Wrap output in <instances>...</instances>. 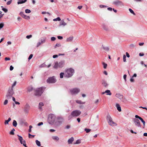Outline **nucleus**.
Instances as JSON below:
<instances>
[{
  "instance_id": "a878e982",
  "label": "nucleus",
  "mask_w": 147,
  "mask_h": 147,
  "mask_svg": "<svg viewBox=\"0 0 147 147\" xmlns=\"http://www.w3.org/2000/svg\"><path fill=\"white\" fill-rule=\"evenodd\" d=\"M76 102L77 103H78V104H84L85 103V102H82L80 100H76Z\"/></svg>"
},
{
  "instance_id": "6e6552de",
  "label": "nucleus",
  "mask_w": 147,
  "mask_h": 147,
  "mask_svg": "<svg viewBox=\"0 0 147 147\" xmlns=\"http://www.w3.org/2000/svg\"><path fill=\"white\" fill-rule=\"evenodd\" d=\"M113 4L116 6H122L124 5L123 3L121 1L116 0L113 2Z\"/></svg>"
},
{
  "instance_id": "f257e3e1",
  "label": "nucleus",
  "mask_w": 147,
  "mask_h": 147,
  "mask_svg": "<svg viewBox=\"0 0 147 147\" xmlns=\"http://www.w3.org/2000/svg\"><path fill=\"white\" fill-rule=\"evenodd\" d=\"M81 113V112L78 110L73 111L68 117V120H70L74 117L79 116Z\"/></svg>"
},
{
  "instance_id": "bb28decb",
  "label": "nucleus",
  "mask_w": 147,
  "mask_h": 147,
  "mask_svg": "<svg viewBox=\"0 0 147 147\" xmlns=\"http://www.w3.org/2000/svg\"><path fill=\"white\" fill-rule=\"evenodd\" d=\"M33 90V88L32 87H29L27 88V91L28 92H30Z\"/></svg>"
},
{
  "instance_id": "a18cd8bd",
  "label": "nucleus",
  "mask_w": 147,
  "mask_h": 147,
  "mask_svg": "<svg viewBox=\"0 0 147 147\" xmlns=\"http://www.w3.org/2000/svg\"><path fill=\"white\" fill-rule=\"evenodd\" d=\"M10 59H11L9 57H6L5 58V60L6 61H9L10 60Z\"/></svg>"
},
{
  "instance_id": "f704fd0d",
  "label": "nucleus",
  "mask_w": 147,
  "mask_h": 147,
  "mask_svg": "<svg viewBox=\"0 0 147 147\" xmlns=\"http://www.w3.org/2000/svg\"><path fill=\"white\" fill-rule=\"evenodd\" d=\"M98 99H97L96 100V101H95L94 103L96 105L95 107H94V109H95L97 107V103L98 102Z\"/></svg>"
},
{
  "instance_id": "ddd939ff",
  "label": "nucleus",
  "mask_w": 147,
  "mask_h": 147,
  "mask_svg": "<svg viewBox=\"0 0 147 147\" xmlns=\"http://www.w3.org/2000/svg\"><path fill=\"white\" fill-rule=\"evenodd\" d=\"M67 25V24L64 22V20H62L60 22L59 26H64Z\"/></svg>"
},
{
  "instance_id": "052dcab7",
  "label": "nucleus",
  "mask_w": 147,
  "mask_h": 147,
  "mask_svg": "<svg viewBox=\"0 0 147 147\" xmlns=\"http://www.w3.org/2000/svg\"><path fill=\"white\" fill-rule=\"evenodd\" d=\"M16 84V82L15 81L12 85V87L15 86Z\"/></svg>"
},
{
  "instance_id": "2eb2a0df",
  "label": "nucleus",
  "mask_w": 147,
  "mask_h": 147,
  "mask_svg": "<svg viewBox=\"0 0 147 147\" xmlns=\"http://www.w3.org/2000/svg\"><path fill=\"white\" fill-rule=\"evenodd\" d=\"M102 84L105 87H107L108 86V84L107 82L104 80H102Z\"/></svg>"
},
{
  "instance_id": "c756f323",
  "label": "nucleus",
  "mask_w": 147,
  "mask_h": 147,
  "mask_svg": "<svg viewBox=\"0 0 147 147\" xmlns=\"http://www.w3.org/2000/svg\"><path fill=\"white\" fill-rule=\"evenodd\" d=\"M13 91L10 90L9 91H8V95L9 96H11L13 94Z\"/></svg>"
},
{
  "instance_id": "7c9ffc66",
  "label": "nucleus",
  "mask_w": 147,
  "mask_h": 147,
  "mask_svg": "<svg viewBox=\"0 0 147 147\" xmlns=\"http://www.w3.org/2000/svg\"><path fill=\"white\" fill-rule=\"evenodd\" d=\"M46 39V38H42L41 39V43L42 44L45 43V41Z\"/></svg>"
},
{
  "instance_id": "09e8293b",
  "label": "nucleus",
  "mask_w": 147,
  "mask_h": 147,
  "mask_svg": "<svg viewBox=\"0 0 147 147\" xmlns=\"http://www.w3.org/2000/svg\"><path fill=\"white\" fill-rule=\"evenodd\" d=\"M100 7L101 8H102L105 7H107V6L106 5H100Z\"/></svg>"
},
{
  "instance_id": "8fccbe9b",
  "label": "nucleus",
  "mask_w": 147,
  "mask_h": 147,
  "mask_svg": "<svg viewBox=\"0 0 147 147\" xmlns=\"http://www.w3.org/2000/svg\"><path fill=\"white\" fill-rule=\"evenodd\" d=\"M23 146H24L25 147H28L26 145V142L25 140L23 141Z\"/></svg>"
},
{
  "instance_id": "de8ad7c7",
  "label": "nucleus",
  "mask_w": 147,
  "mask_h": 147,
  "mask_svg": "<svg viewBox=\"0 0 147 147\" xmlns=\"http://www.w3.org/2000/svg\"><path fill=\"white\" fill-rule=\"evenodd\" d=\"M33 56V55L32 54H30L28 58V60H30V59Z\"/></svg>"
},
{
  "instance_id": "774afa93",
  "label": "nucleus",
  "mask_w": 147,
  "mask_h": 147,
  "mask_svg": "<svg viewBox=\"0 0 147 147\" xmlns=\"http://www.w3.org/2000/svg\"><path fill=\"white\" fill-rule=\"evenodd\" d=\"M9 122V121L8 120H6L5 122V124H8Z\"/></svg>"
},
{
  "instance_id": "58836bf2",
  "label": "nucleus",
  "mask_w": 147,
  "mask_h": 147,
  "mask_svg": "<svg viewBox=\"0 0 147 147\" xmlns=\"http://www.w3.org/2000/svg\"><path fill=\"white\" fill-rule=\"evenodd\" d=\"M80 143H81L80 140H78L76 141V142L75 143H74V144H80Z\"/></svg>"
},
{
  "instance_id": "dca6fc26",
  "label": "nucleus",
  "mask_w": 147,
  "mask_h": 147,
  "mask_svg": "<svg viewBox=\"0 0 147 147\" xmlns=\"http://www.w3.org/2000/svg\"><path fill=\"white\" fill-rule=\"evenodd\" d=\"M105 93H107V95H111V92L109 90H106L105 92H103L102 93V94H104Z\"/></svg>"
},
{
  "instance_id": "c03bdc74",
  "label": "nucleus",
  "mask_w": 147,
  "mask_h": 147,
  "mask_svg": "<svg viewBox=\"0 0 147 147\" xmlns=\"http://www.w3.org/2000/svg\"><path fill=\"white\" fill-rule=\"evenodd\" d=\"M61 46V45L60 43H57L55 46V48H56L57 47H59Z\"/></svg>"
},
{
  "instance_id": "412c9836",
  "label": "nucleus",
  "mask_w": 147,
  "mask_h": 147,
  "mask_svg": "<svg viewBox=\"0 0 147 147\" xmlns=\"http://www.w3.org/2000/svg\"><path fill=\"white\" fill-rule=\"evenodd\" d=\"M19 1H18L17 3L18 4H22L25 3V2L27 0H24V1L22 0H18Z\"/></svg>"
},
{
  "instance_id": "13d9d810",
  "label": "nucleus",
  "mask_w": 147,
  "mask_h": 147,
  "mask_svg": "<svg viewBox=\"0 0 147 147\" xmlns=\"http://www.w3.org/2000/svg\"><path fill=\"white\" fill-rule=\"evenodd\" d=\"M10 134L12 135H13L14 134V131H13L11 130V131L10 132Z\"/></svg>"
},
{
  "instance_id": "20e7f679",
  "label": "nucleus",
  "mask_w": 147,
  "mask_h": 147,
  "mask_svg": "<svg viewBox=\"0 0 147 147\" xmlns=\"http://www.w3.org/2000/svg\"><path fill=\"white\" fill-rule=\"evenodd\" d=\"M64 64L65 61L64 60L60 61L59 63L56 62L55 63L54 68L56 69L58 68H62Z\"/></svg>"
},
{
  "instance_id": "e2e57ef3",
  "label": "nucleus",
  "mask_w": 147,
  "mask_h": 147,
  "mask_svg": "<svg viewBox=\"0 0 147 147\" xmlns=\"http://www.w3.org/2000/svg\"><path fill=\"white\" fill-rule=\"evenodd\" d=\"M10 69V71H12L13 69V67L11 65L10 66V69Z\"/></svg>"
},
{
  "instance_id": "3c124183",
  "label": "nucleus",
  "mask_w": 147,
  "mask_h": 147,
  "mask_svg": "<svg viewBox=\"0 0 147 147\" xmlns=\"http://www.w3.org/2000/svg\"><path fill=\"white\" fill-rule=\"evenodd\" d=\"M32 127V126L31 125L29 126V132H30L31 131V128Z\"/></svg>"
},
{
  "instance_id": "a19ab883",
  "label": "nucleus",
  "mask_w": 147,
  "mask_h": 147,
  "mask_svg": "<svg viewBox=\"0 0 147 147\" xmlns=\"http://www.w3.org/2000/svg\"><path fill=\"white\" fill-rule=\"evenodd\" d=\"M34 135H32L30 134H28V137L29 138H33L34 137Z\"/></svg>"
},
{
  "instance_id": "a211bd4d",
  "label": "nucleus",
  "mask_w": 147,
  "mask_h": 147,
  "mask_svg": "<svg viewBox=\"0 0 147 147\" xmlns=\"http://www.w3.org/2000/svg\"><path fill=\"white\" fill-rule=\"evenodd\" d=\"M116 96L120 99L123 98V96L119 93H117L116 94Z\"/></svg>"
},
{
  "instance_id": "338daca9",
  "label": "nucleus",
  "mask_w": 147,
  "mask_h": 147,
  "mask_svg": "<svg viewBox=\"0 0 147 147\" xmlns=\"http://www.w3.org/2000/svg\"><path fill=\"white\" fill-rule=\"evenodd\" d=\"M11 2V1L10 0V1H9L8 2H7V4L8 5H10Z\"/></svg>"
},
{
  "instance_id": "5701e85b",
  "label": "nucleus",
  "mask_w": 147,
  "mask_h": 147,
  "mask_svg": "<svg viewBox=\"0 0 147 147\" xmlns=\"http://www.w3.org/2000/svg\"><path fill=\"white\" fill-rule=\"evenodd\" d=\"M135 118H137L139 119L142 122L144 121V120L141 117L139 116L138 115H136L135 116Z\"/></svg>"
},
{
  "instance_id": "bf43d9fd",
  "label": "nucleus",
  "mask_w": 147,
  "mask_h": 147,
  "mask_svg": "<svg viewBox=\"0 0 147 147\" xmlns=\"http://www.w3.org/2000/svg\"><path fill=\"white\" fill-rule=\"evenodd\" d=\"M127 75L126 74H125L123 76V78L125 81H126V78Z\"/></svg>"
},
{
  "instance_id": "c9c22d12",
  "label": "nucleus",
  "mask_w": 147,
  "mask_h": 147,
  "mask_svg": "<svg viewBox=\"0 0 147 147\" xmlns=\"http://www.w3.org/2000/svg\"><path fill=\"white\" fill-rule=\"evenodd\" d=\"M61 19L59 17H57L56 18L54 19L53 20L54 21H60L61 20Z\"/></svg>"
},
{
  "instance_id": "4d7b16f0",
  "label": "nucleus",
  "mask_w": 147,
  "mask_h": 147,
  "mask_svg": "<svg viewBox=\"0 0 147 147\" xmlns=\"http://www.w3.org/2000/svg\"><path fill=\"white\" fill-rule=\"evenodd\" d=\"M4 24L3 23H1L0 24V28H2L4 26Z\"/></svg>"
},
{
  "instance_id": "79ce46f5",
  "label": "nucleus",
  "mask_w": 147,
  "mask_h": 147,
  "mask_svg": "<svg viewBox=\"0 0 147 147\" xmlns=\"http://www.w3.org/2000/svg\"><path fill=\"white\" fill-rule=\"evenodd\" d=\"M126 57L125 55H124L123 57V61L124 62H126Z\"/></svg>"
},
{
  "instance_id": "0e129e2a",
  "label": "nucleus",
  "mask_w": 147,
  "mask_h": 147,
  "mask_svg": "<svg viewBox=\"0 0 147 147\" xmlns=\"http://www.w3.org/2000/svg\"><path fill=\"white\" fill-rule=\"evenodd\" d=\"M42 44V43H41V42H38L37 44V47H39Z\"/></svg>"
},
{
  "instance_id": "4be33fe9",
  "label": "nucleus",
  "mask_w": 147,
  "mask_h": 147,
  "mask_svg": "<svg viewBox=\"0 0 147 147\" xmlns=\"http://www.w3.org/2000/svg\"><path fill=\"white\" fill-rule=\"evenodd\" d=\"M102 26L103 29L106 31H107L108 30L107 26L105 24H103L102 25Z\"/></svg>"
},
{
  "instance_id": "6ab92c4d",
  "label": "nucleus",
  "mask_w": 147,
  "mask_h": 147,
  "mask_svg": "<svg viewBox=\"0 0 147 147\" xmlns=\"http://www.w3.org/2000/svg\"><path fill=\"white\" fill-rule=\"evenodd\" d=\"M116 106L117 108V109L119 112H120L121 111V107L120 106V105H119V104H116Z\"/></svg>"
},
{
  "instance_id": "f8f14e48",
  "label": "nucleus",
  "mask_w": 147,
  "mask_h": 147,
  "mask_svg": "<svg viewBox=\"0 0 147 147\" xmlns=\"http://www.w3.org/2000/svg\"><path fill=\"white\" fill-rule=\"evenodd\" d=\"M17 136L18 137V139L20 141V143L21 144H23V141L24 140H23L22 137L21 136H20L19 135H17Z\"/></svg>"
},
{
  "instance_id": "cd10ccee",
  "label": "nucleus",
  "mask_w": 147,
  "mask_h": 147,
  "mask_svg": "<svg viewBox=\"0 0 147 147\" xmlns=\"http://www.w3.org/2000/svg\"><path fill=\"white\" fill-rule=\"evenodd\" d=\"M17 124L16 121L15 120H14L13 122V125L14 126L16 127L17 125Z\"/></svg>"
},
{
  "instance_id": "473e14b6",
  "label": "nucleus",
  "mask_w": 147,
  "mask_h": 147,
  "mask_svg": "<svg viewBox=\"0 0 147 147\" xmlns=\"http://www.w3.org/2000/svg\"><path fill=\"white\" fill-rule=\"evenodd\" d=\"M84 130L87 133H88L91 131V129H89L85 128Z\"/></svg>"
},
{
  "instance_id": "423d86ee",
  "label": "nucleus",
  "mask_w": 147,
  "mask_h": 147,
  "mask_svg": "<svg viewBox=\"0 0 147 147\" xmlns=\"http://www.w3.org/2000/svg\"><path fill=\"white\" fill-rule=\"evenodd\" d=\"M43 88L40 87L36 89L35 91V95L36 96H40L43 92Z\"/></svg>"
},
{
  "instance_id": "680f3d73",
  "label": "nucleus",
  "mask_w": 147,
  "mask_h": 147,
  "mask_svg": "<svg viewBox=\"0 0 147 147\" xmlns=\"http://www.w3.org/2000/svg\"><path fill=\"white\" fill-rule=\"evenodd\" d=\"M2 9L3 11H4L5 12H7V10L5 8H3Z\"/></svg>"
},
{
  "instance_id": "9b49d317",
  "label": "nucleus",
  "mask_w": 147,
  "mask_h": 147,
  "mask_svg": "<svg viewBox=\"0 0 147 147\" xmlns=\"http://www.w3.org/2000/svg\"><path fill=\"white\" fill-rule=\"evenodd\" d=\"M102 47L104 50L106 51H108L109 50L110 48L109 47H106L103 45H102Z\"/></svg>"
},
{
  "instance_id": "5fc2aeb1",
  "label": "nucleus",
  "mask_w": 147,
  "mask_h": 147,
  "mask_svg": "<svg viewBox=\"0 0 147 147\" xmlns=\"http://www.w3.org/2000/svg\"><path fill=\"white\" fill-rule=\"evenodd\" d=\"M71 126L69 125H67L66 126L65 128L67 129H69L70 127Z\"/></svg>"
},
{
  "instance_id": "49530a36",
  "label": "nucleus",
  "mask_w": 147,
  "mask_h": 147,
  "mask_svg": "<svg viewBox=\"0 0 147 147\" xmlns=\"http://www.w3.org/2000/svg\"><path fill=\"white\" fill-rule=\"evenodd\" d=\"M55 38L54 37H52L51 38V40L52 41H54L55 40Z\"/></svg>"
},
{
  "instance_id": "6e6d98bb",
  "label": "nucleus",
  "mask_w": 147,
  "mask_h": 147,
  "mask_svg": "<svg viewBox=\"0 0 147 147\" xmlns=\"http://www.w3.org/2000/svg\"><path fill=\"white\" fill-rule=\"evenodd\" d=\"M8 103V100H5L4 102V105H6Z\"/></svg>"
},
{
  "instance_id": "f3484780",
  "label": "nucleus",
  "mask_w": 147,
  "mask_h": 147,
  "mask_svg": "<svg viewBox=\"0 0 147 147\" xmlns=\"http://www.w3.org/2000/svg\"><path fill=\"white\" fill-rule=\"evenodd\" d=\"M74 139L73 137H71V138L69 139L68 140V144H72V142L74 141Z\"/></svg>"
},
{
  "instance_id": "aec40b11",
  "label": "nucleus",
  "mask_w": 147,
  "mask_h": 147,
  "mask_svg": "<svg viewBox=\"0 0 147 147\" xmlns=\"http://www.w3.org/2000/svg\"><path fill=\"white\" fill-rule=\"evenodd\" d=\"M73 38L74 37L73 36H71L67 38L66 40L67 42H69L71 41L73 39Z\"/></svg>"
},
{
  "instance_id": "864d4df0",
  "label": "nucleus",
  "mask_w": 147,
  "mask_h": 147,
  "mask_svg": "<svg viewBox=\"0 0 147 147\" xmlns=\"http://www.w3.org/2000/svg\"><path fill=\"white\" fill-rule=\"evenodd\" d=\"M20 15L22 17H23L24 14L23 12H20Z\"/></svg>"
},
{
  "instance_id": "69168bd1",
  "label": "nucleus",
  "mask_w": 147,
  "mask_h": 147,
  "mask_svg": "<svg viewBox=\"0 0 147 147\" xmlns=\"http://www.w3.org/2000/svg\"><path fill=\"white\" fill-rule=\"evenodd\" d=\"M43 124V123L42 122H40L38 124V126H40L41 125H42Z\"/></svg>"
},
{
  "instance_id": "f03ea898",
  "label": "nucleus",
  "mask_w": 147,
  "mask_h": 147,
  "mask_svg": "<svg viewBox=\"0 0 147 147\" xmlns=\"http://www.w3.org/2000/svg\"><path fill=\"white\" fill-rule=\"evenodd\" d=\"M74 73V70L71 68L67 69L65 73V76L69 78L72 76Z\"/></svg>"
},
{
  "instance_id": "0eeeda50",
  "label": "nucleus",
  "mask_w": 147,
  "mask_h": 147,
  "mask_svg": "<svg viewBox=\"0 0 147 147\" xmlns=\"http://www.w3.org/2000/svg\"><path fill=\"white\" fill-rule=\"evenodd\" d=\"M138 119L136 118H133V121L136 126L141 128V125L139 120Z\"/></svg>"
},
{
  "instance_id": "1a4fd4ad",
  "label": "nucleus",
  "mask_w": 147,
  "mask_h": 147,
  "mask_svg": "<svg viewBox=\"0 0 147 147\" xmlns=\"http://www.w3.org/2000/svg\"><path fill=\"white\" fill-rule=\"evenodd\" d=\"M47 81L49 83H54L56 82V80L54 77H53L49 78Z\"/></svg>"
},
{
  "instance_id": "72a5a7b5",
  "label": "nucleus",
  "mask_w": 147,
  "mask_h": 147,
  "mask_svg": "<svg viewBox=\"0 0 147 147\" xmlns=\"http://www.w3.org/2000/svg\"><path fill=\"white\" fill-rule=\"evenodd\" d=\"M129 10L131 13L133 14L134 15H135V13L131 9L129 8Z\"/></svg>"
},
{
  "instance_id": "4468645a",
  "label": "nucleus",
  "mask_w": 147,
  "mask_h": 147,
  "mask_svg": "<svg viewBox=\"0 0 147 147\" xmlns=\"http://www.w3.org/2000/svg\"><path fill=\"white\" fill-rule=\"evenodd\" d=\"M57 122L59 123V124H60L63 121L64 119L62 118L58 117L57 119Z\"/></svg>"
},
{
  "instance_id": "9d476101",
  "label": "nucleus",
  "mask_w": 147,
  "mask_h": 147,
  "mask_svg": "<svg viewBox=\"0 0 147 147\" xmlns=\"http://www.w3.org/2000/svg\"><path fill=\"white\" fill-rule=\"evenodd\" d=\"M80 91V90L78 88H75L70 90V91L72 94H76L78 93Z\"/></svg>"
},
{
  "instance_id": "39448f33",
  "label": "nucleus",
  "mask_w": 147,
  "mask_h": 147,
  "mask_svg": "<svg viewBox=\"0 0 147 147\" xmlns=\"http://www.w3.org/2000/svg\"><path fill=\"white\" fill-rule=\"evenodd\" d=\"M56 119L55 116L53 114H50L48 118V122L49 123L53 124L55 122Z\"/></svg>"
},
{
  "instance_id": "4c0bfd02",
  "label": "nucleus",
  "mask_w": 147,
  "mask_h": 147,
  "mask_svg": "<svg viewBox=\"0 0 147 147\" xmlns=\"http://www.w3.org/2000/svg\"><path fill=\"white\" fill-rule=\"evenodd\" d=\"M25 12L26 13H30L31 12V11L29 9H26L25 10Z\"/></svg>"
},
{
  "instance_id": "b1692460",
  "label": "nucleus",
  "mask_w": 147,
  "mask_h": 147,
  "mask_svg": "<svg viewBox=\"0 0 147 147\" xmlns=\"http://www.w3.org/2000/svg\"><path fill=\"white\" fill-rule=\"evenodd\" d=\"M52 138L53 140L56 141H58L59 140V138L57 136H53Z\"/></svg>"
},
{
  "instance_id": "37998d69",
  "label": "nucleus",
  "mask_w": 147,
  "mask_h": 147,
  "mask_svg": "<svg viewBox=\"0 0 147 147\" xmlns=\"http://www.w3.org/2000/svg\"><path fill=\"white\" fill-rule=\"evenodd\" d=\"M135 46V45L134 44H131L129 45V47L130 48H134Z\"/></svg>"
},
{
  "instance_id": "e433bc0d",
  "label": "nucleus",
  "mask_w": 147,
  "mask_h": 147,
  "mask_svg": "<svg viewBox=\"0 0 147 147\" xmlns=\"http://www.w3.org/2000/svg\"><path fill=\"white\" fill-rule=\"evenodd\" d=\"M64 75V73H63L61 72L60 74V78H63V76Z\"/></svg>"
},
{
  "instance_id": "603ef678",
  "label": "nucleus",
  "mask_w": 147,
  "mask_h": 147,
  "mask_svg": "<svg viewBox=\"0 0 147 147\" xmlns=\"http://www.w3.org/2000/svg\"><path fill=\"white\" fill-rule=\"evenodd\" d=\"M32 36L31 35H28V36H26V38L28 39H29L30 38L32 37Z\"/></svg>"
},
{
  "instance_id": "c85d7f7f",
  "label": "nucleus",
  "mask_w": 147,
  "mask_h": 147,
  "mask_svg": "<svg viewBox=\"0 0 147 147\" xmlns=\"http://www.w3.org/2000/svg\"><path fill=\"white\" fill-rule=\"evenodd\" d=\"M35 142H36V144H37V145L38 146H41L40 143V141H38L37 140H36Z\"/></svg>"
},
{
  "instance_id": "7ed1b4c3",
  "label": "nucleus",
  "mask_w": 147,
  "mask_h": 147,
  "mask_svg": "<svg viewBox=\"0 0 147 147\" xmlns=\"http://www.w3.org/2000/svg\"><path fill=\"white\" fill-rule=\"evenodd\" d=\"M107 120L110 125L112 126L117 125L116 123L113 121L111 117L109 114H108L107 116Z\"/></svg>"
},
{
  "instance_id": "2f4dec72",
  "label": "nucleus",
  "mask_w": 147,
  "mask_h": 147,
  "mask_svg": "<svg viewBox=\"0 0 147 147\" xmlns=\"http://www.w3.org/2000/svg\"><path fill=\"white\" fill-rule=\"evenodd\" d=\"M26 19H29L30 18V17L29 16H26L24 15V16L22 17Z\"/></svg>"
},
{
  "instance_id": "393cba45",
  "label": "nucleus",
  "mask_w": 147,
  "mask_h": 147,
  "mask_svg": "<svg viewBox=\"0 0 147 147\" xmlns=\"http://www.w3.org/2000/svg\"><path fill=\"white\" fill-rule=\"evenodd\" d=\"M44 105V104L42 102H40L39 104L38 107L39 109H41L42 107Z\"/></svg>"
},
{
  "instance_id": "ea45409f",
  "label": "nucleus",
  "mask_w": 147,
  "mask_h": 147,
  "mask_svg": "<svg viewBox=\"0 0 147 147\" xmlns=\"http://www.w3.org/2000/svg\"><path fill=\"white\" fill-rule=\"evenodd\" d=\"M102 64L103 65L104 68L105 69L106 68L107 66V64L104 62Z\"/></svg>"
}]
</instances>
